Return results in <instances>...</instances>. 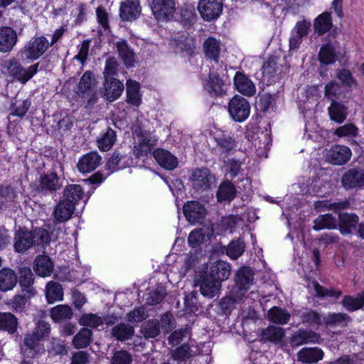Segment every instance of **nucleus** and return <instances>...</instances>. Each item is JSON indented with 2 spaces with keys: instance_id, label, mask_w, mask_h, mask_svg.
Listing matches in <instances>:
<instances>
[{
  "instance_id": "nucleus-48",
  "label": "nucleus",
  "mask_w": 364,
  "mask_h": 364,
  "mask_svg": "<svg viewBox=\"0 0 364 364\" xmlns=\"http://www.w3.org/2000/svg\"><path fill=\"white\" fill-rule=\"evenodd\" d=\"M92 342V331L87 328H82L73 337V344L77 349L87 347Z\"/></svg>"
},
{
  "instance_id": "nucleus-64",
  "label": "nucleus",
  "mask_w": 364,
  "mask_h": 364,
  "mask_svg": "<svg viewBox=\"0 0 364 364\" xmlns=\"http://www.w3.org/2000/svg\"><path fill=\"white\" fill-rule=\"evenodd\" d=\"M336 77L343 85L348 87H351L357 85V81L353 76L352 73L348 69L342 68L336 70Z\"/></svg>"
},
{
  "instance_id": "nucleus-29",
  "label": "nucleus",
  "mask_w": 364,
  "mask_h": 364,
  "mask_svg": "<svg viewBox=\"0 0 364 364\" xmlns=\"http://www.w3.org/2000/svg\"><path fill=\"white\" fill-rule=\"evenodd\" d=\"M35 272L41 277L50 276L54 269V264L49 256L46 255H38L33 263Z\"/></svg>"
},
{
  "instance_id": "nucleus-7",
  "label": "nucleus",
  "mask_w": 364,
  "mask_h": 364,
  "mask_svg": "<svg viewBox=\"0 0 364 364\" xmlns=\"http://www.w3.org/2000/svg\"><path fill=\"white\" fill-rule=\"evenodd\" d=\"M228 112L237 122L245 121L250 114V105L243 97L236 95L229 102Z\"/></svg>"
},
{
  "instance_id": "nucleus-35",
  "label": "nucleus",
  "mask_w": 364,
  "mask_h": 364,
  "mask_svg": "<svg viewBox=\"0 0 364 364\" xmlns=\"http://www.w3.org/2000/svg\"><path fill=\"white\" fill-rule=\"evenodd\" d=\"M139 331L146 340L156 338L161 333L160 322L155 318L149 319L141 324Z\"/></svg>"
},
{
  "instance_id": "nucleus-45",
  "label": "nucleus",
  "mask_w": 364,
  "mask_h": 364,
  "mask_svg": "<svg viewBox=\"0 0 364 364\" xmlns=\"http://www.w3.org/2000/svg\"><path fill=\"white\" fill-rule=\"evenodd\" d=\"M46 297L48 304L62 301L63 299L62 285L54 281L49 282L46 287Z\"/></svg>"
},
{
  "instance_id": "nucleus-28",
  "label": "nucleus",
  "mask_w": 364,
  "mask_h": 364,
  "mask_svg": "<svg viewBox=\"0 0 364 364\" xmlns=\"http://www.w3.org/2000/svg\"><path fill=\"white\" fill-rule=\"evenodd\" d=\"M75 210V206L73 203L61 198L53 210V215L58 222L63 223L72 218Z\"/></svg>"
},
{
  "instance_id": "nucleus-49",
  "label": "nucleus",
  "mask_w": 364,
  "mask_h": 364,
  "mask_svg": "<svg viewBox=\"0 0 364 364\" xmlns=\"http://www.w3.org/2000/svg\"><path fill=\"white\" fill-rule=\"evenodd\" d=\"M268 317L272 323L284 325L289 322L291 315L285 309L273 306L268 311Z\"/></svg>"
},
{
  "instance_id": "nucleus-33",
  "label": "nucleus",
  "mask_w": 364,
  "mask_h": 364,
  "mask_svg": "<svg viewBox=\"0 0 364 364\" xmlns=\"http://www.w3.org/2000/svg\"><path fill=\"white\" fill-rule=\"evenodd\" d=\"M220 155L226 156L228 154L235 151V139L227 134H222L215 138Z\"/></svg>"
},
{
  "instance_id": "nucleus-5",
  "label": "nucleus",
  "mask_w": 364,
  "mask_h": 364,
  "mask_svg": "<svg viewBox=\"0 0 364 364\" xmlns=\"http://www.w3.org/2000/svg\"><path fill=\"white\" fill-rule=\"evenodd\" d=\"M49 47V41L45 36H34L24 46L20 53L22 58L34 61L42 56Z\"/></svg>"
},
{
  "instance_id": "nucleus-24",
  "label": "nucleus",
  "mask_w": 364,
  "mask_h": 364,
  "mask_svg": "<svg viewBox=\"0 0 364 364\" xmlns=\"http://www.w3.org/2000/svg\"><path fill=\"white\" fill-rule=\"evenodd\" d=\"M153 156L156 162L167 170H173L178 166V159L170 151L164 149H156L153 152Z\"/></svg>"
},
{
  "instance_id": "nucleus-37",
  "label": "nucleus",
  "mask_w": 364,
  "mask_h": 364,
  "mask_svg": "<svg viewBox=\"0 0 364 364\" xmlns=\"http://www.w3.org/2000/svg\"><path fill=\"white\" fill-rule=\"evenodd\" d=\"M95 86V79L93 73L87 70L84 73L81 77L77 86V94L82 97L85 95L90 94Z\"/></svg>"
},
{
  "instance_id": "nucleus-61",
  "label": "nucleus",
  "mask_w": 364,
  "mask_h": 364,
  "mask_svg": "<svg viewBox=\"0 0 364 364\" xmlns=\"http://www.w3.org/2000/svg\"><path fill=\"white\" fill-rule=\"evenodd\" d=\"M31 105V102L29 99H26L23 101L16 100L11 104V114L18 117H23L26 115Z\"/></svg>"
},
{
  "instance_id": "nucleus-63",
  "label": "nucleus",
  "mask_w": 364,
  "mask_h": 364,
  "mask_svg": "<svg viewBox=\"0 0 364 364\" xmlns=\"http://www.w3.org/2000/svg\"><path fill=\"white\" fill-rule=\"evenodd\" d=\"M132 355L129 351L121 349L113 352L111 358L112 364H132Z\"/></svg>"
},
{
  "instance_id": "nucleus-14",
  "label": "nucleus",
  "mask_w": 364,
  "mask_h": 364,
  "mask_svg": "<svg viewBox=\"0 0 364 364\" xmlns=\"http://www.w3.org/2000/svg\"><path fill=\"white\" fill-rule=\"evenodd\" d=\"M359 223V217L354 213H340L338 214L337 229L342 235L353 233Z\"/></svg>"
},
{
  "instance_id": "nucleus-23",
  "label": "nucleus",
  "mask_w": 364,
  "mask_h": 364,
  "mask_svg": "<svg viewBox=\"0 0 364 364\" xmlns=\"http://www.w3.org/2000/svg\"><path fill=\"white\" fill-rule=\"evenodd\" d=\"M234 85L236 90L245 96L251 97L256 92V87L253 82L241 72H236L234 77Z\"/></svg>"
},
{
  "instance_id": "nucleus-9",
  "label": "nucleus",
  "mask_w": 364,
  "mask_h": 364,
  "mask_svg": "<svg viewBox=\"0 0 364 364\" xmlns=\"http://www.w3.org/2000/svg\"><path fill=\"white\" fill-rule=\"evenodd\" d=\"M42 341L32 332L24 335L22 343H20V352L26 358H34L36 355L43 353L44 346Z\"/></svg>"
},
{
  "instance_id": "nucleus-21",
  "label": "nucleus",
  "mask_w": 364,
  "mask_h": 364,
  "mask_svg": "<svg viewBox=\"0 0 364 364\" xmlns=\"http://www.w3.org/2000/svg\"><path fill=\"white\" fill-rule=\"evenodd\" d=\"M141 6L139 0H126L121 3L119 15L123 21L136 20L140 15Z\"/></svg>"
},
{
  "instance_id": "nucleus-43",
  "label": "nucleus",
  "mask_w": 364,
  "mask_h": 364,
  "mask_svg": "<svg viewBox=\"0 0 364 364\" xmlns=\"http://www.w3.org/2000/svg\"><path fill=\"white\" fill-rule=\"evenodd\" d=\"M337 220L331 213L321 215L314 220L313 229L318 231L323 229H337Z\"/></svg>"
},
{
  "instance_id": "nucleus-47",
  "label": "nucleus",
  "mask_w": 364,
  "mask_h": 364,
  "mask_svg": "<svg viewBox=\"0 0 364 364\" xmlns=\"http://www.w3.org/2000/svg\"><path fill=\"white\" fill-rule=\"evenodd\" d=\"M189 181L191 182H213L215 177L206 167L196 168L189 171Z\"/></svg>"
},
{
  "instance_id": "nucleus-17",
  "label": "nucleus",
  "mask_w": 364,
  "mask_h": 364,
  "mask_svg": "<svg viewBox=\"0 0 364 364\" xmlns=\"http://www.w3.org/2000/svg\"><path fill=\"white\" fill-rule=\"evenodd\" d=\"M124 89V84L119 80L110 77L105 80L103 97L109 102L117 100Z\"/></svg>"
},
{
  "instance_id": "nucleus-54",
  "label": "nucleus",
  "mask_w": 364,
  "mask_h": 364,
  "mask_svg": "<svg viewBox=\"0 0 364 364\" xmlns=\"http://www.w3.org/2000/svg\"><path fill=\"white\" fill-rule=\"evenodd\" d=\"M313 285L316 291V296L320 299L330 298L338 299L342 295V291L340 289L326 288L320 285L317 281H314Z\"/></svg>"
},
{
  "instance_id": "nucleus-20",
  "label": "nucleus",
  "mask_w": 364,
  "mask_h": 364,
  "mask_svg": "<svg viewBox=\"0 0 364 364\" xmlns=\"http://www.w3.org/2000/svg\"><path fill=\"white\" fill-rule=\"evenodd\" d=\"M324 353L318 347H304L297 353V360L304 364H316L323 358Z\"/></svg>"
},
{
  "instance_id": "nucleus-38",
  "label": "nucleus",
  "mask_w": 364,
  "mask_h": 364,
  "mask_svg": "<svg viewBox=\"0 0 364 364\" xmlns=\"http://www.w3.org/2000/svg\"><path fill=\"white\" fill-rule=\"evenodd\" d=\"M301 322L310 326H321L323 324V316L316 311L311 309H305L298 311Z\"/></svg>"
},
{
  "instance_id": "nucleus-16",
  "label": "nucleus",
  "mask_w": 364,
  "mask_h": 364,
  "mask_svg": "<svg viewBox=\"0 0 364 364\" xmlns=\"http://www.w3.org/2000/svg\"><path fill=\"white\" fill-rule=\"evenodd\" d=\"M90 196V193L88 192L87 195H85L79 184L70 183L64 188L62 198L76 206L81 200H84V202L86 203Z\"/></svg>"
},
{
  "instance_id": "nucleus-6",
  "label": "nucleus",
  "mask_w": 364,
  "mask_h": 364,
  "mask_svg": "<svg viewBox=\"0 0 364 364\" xmlns=\"http://www.w3.org/2000/svg\"><path fill=\"white\" fill-rule=\"evenodd\" d=\"M176 0H152L150 6L157 21H172L176 14Z\"/></svg>"
},
{
  "instance_id": "nucleus-13",
  "label": "nucleus",
  "mask_w": 364,
  "mask_h": 364,
  "mask_svg": "<svg viewBox=\"0 0 364 364\" xmlns=\"http://www.w3.org/2000/svg\"><path fill=\"white\" fill-rule=\"evenodd\" d=\"M133 133L139 138V145L135 146L134 148L136 158H140L142 155H146L150 151V148L156 144V139L151 136L150 132L139 127L133 128Z\"/></svg>"
},
{
  "instance_id": "nucleus-11",
  "label": "nucleus",
  "mask_w": 364,
  "mask_h": 364,
  "mask_svg": "<svg viewBox=\"0 0 364 364\" xmlns=\"http://www.w3.org/2000/svg\"><path fill=\"white\" fill-rule=\"evenodd\" d=\"M213 281L218 282L221 284L222 282L227 280L231 274V266L228 262L223 260H218L210 263V266L203 271Z\"/></svg>"
},
{
  "instance_id": "nucleus-3",
  "label": "nucleus",
  "mask_w": 364,
  "mask_h": 364,
  "mask_svg": "<svg viewBox=\"0 0 364 364\" xmlns=\"http://www.w3.org/2000/svg\"><path fill=\"white\" fill-rule=\"evenodd\" d=\"M39 63L25 68L16 58L5 60L3 64L4 73L22 84L28 82L38 72Z\"/></svg>"
},
{
  "instance_id": "nucleus-34",
  "label": "nucleus",
  "mask_w": 364,
  "mask_h": 364,
  "mask_svg": "<svg viewBox=\"0 0 364 364\" xmlns=\"http://www.w3.org/2000/svg\"><path fill=\"white\" fill-rule=\"evenodd\" d=\"M35 295V294L21 291V293L14 295L7 304L13 311L21 313L24 311L28 301Z\"/></svg>"
},
{
  "instance_id": "nucleus-27",
  "label": "nucleus",
  "mask_w": 364,
  "mask_h": 364,
  "mask_svg": "<svg viewBox=\"0 0 364 364\" xmlns=\"http://www.w3.org/2000/svg\"><path fill=\"white\" fill-rule=\"evenodd\" d=\"M242 299L237 298L230 290L228 296H224L215 304L217 314L219 316H229L235 308V304L240 302Z\"/></svg>"
},
{
  "instance_id": "nucleus-41",
  "label": "nucleus",
  "mask_w": 364,
  "mask_h": 364,
  "mask_svg": "<svg viewBox=\"0 0 364 364\" xmlns=\"http://www.w3.org/2000/svg\"><path fill=\"white\" fill-rule=\"evenodd\" d=\"M140 84L132 80L127 81V102L133 106L138 107L141 102V95L139 94Z\"/></svg>"
},
{
  "instance_id": "nucleus-1",
  "label": "nucleus",
  "mask_w": 364,
  "mask_h": 364,
  "mask_svg": "<svg viewBox=\"0 0 364 364\" xmlns=\"http://www.w3.org/2000/svg\"><path fill=\"white\" fill-rule=\"evenodd\" d=\"M51 234L43 228H36L29 230L26 227H19L14 235V248L18 253H24L33 247H45L50 245Z\"/></svg>"
},
{
  "instance_id": "nucleus-18",
  "label": "nucleus",
  "mask_w": 364,
  "mask_h": 364,
  "mask_svg": "<svg viewBox=\"0 0 364 364\" xmlns=\"http://www.w3.org/2000/svg\"><path fill=\"white\" fill-rule=\"evenodd\" d=\"M16 31L9 26L0 27V52L9 53L17 43Z\"/></svg>"
},
{
  "instance_id": "nucleus-52",
  "label": "nucleus",
  "mask_w": 364,
  "mask_h": 364,
  "mask_svg": "<svg viewBox=\"0 0 364 364\" xmlns=\"http://www.w3.org/2000/svg\"><path fill=\"white\" fill-rule=\"evenodd\" d=\"M205 87L211 95L222 96L225 93L223 80L217 74L210 76Z\"/></svg>"
},
{
  "instance_id": "nucleus-19",
  "label": "nucleus",
  "mask_w": 364,
  "mask_h": 364,
  "mask_svg": "<svg viewBox=\"0 0 364 364\" xmlns=\"http://www.w3.org/2000/svg\"><path fill=\"white\" fill-rule=\"evenodd\" d=\"M18 282L21 291L36 294L37 291L33 287L35 276L31 269L26 266L19 267L18 269Z\"/></svg>"
},
{
  "instance_id": "nucleus-62",
  "label": "nucleus",
  "mask_w": 364,
  "mask_h": 364,
  "mask_svg": "<svg viewBox=\"0 0 364 364\" xmlns=\"http://www.w3.org/2000/svg\"><path fill=\"white\" fill-rule=\"evenodd\" d=\"M341 182H364V169L360 168L348 169L343 174Z\"/></svg>"
},
{
  "instance_id": "nucleus-55",
  "label": "nucleus",
  "mask_w": 364,
  "mask_h": 364,
  "mask_svg": "<svg viewBox=\"0 0 364 364\" xmlns=\"http://www.w3.org/2000/svg\"><path fill=\"white\" fill-rule=\"evenodd\" d=\"M191 349L188 343H184L170 352V358L178 363L186 361L191 357Z\"/></svg>"
},
{
  "instance_id": "nucleus-57",
  "label": "nucleus",
  "mask_w": 364,
  "mask_h": 364,
  "mask_svg": "<svg viewBox=\"0 0 364 364\" xmlns=\"http://www.w3.org/2000/svg\"><path fill=\"white\" fill-rule=\"evenodd\" d=\"M245 248V245L242 239L233 240L227 246L226 254L230 258L236 259L242 255Z\"/></svg>"
},
{
  "instance_id": "nucleus-8",
  "label": "nucleus",
  "mask_w": 364,
  "mask_h": 364,
  "mask_svg": "<svg viewBox=\"0 0 364 364\" xmlns=\"http://www.w3.org/2000/svg\"><path fill=\"white\" fill-rule=\"evenodd\" d=\"M223 0H199L198 11L201 18L206 21L218 18L223 11Z\"/></svg>"
},
{
  "instance_id": "nucleus-30",
  "label": "nucleus",
  "mask_w": 364,
  "mask_h": 364,
  "mask_svg": "<svg viewBox=\"0 0 364 364\" xmlns=\"http://www.w3.org/2000/svg\"><path fill=\"white\" fill-rule=\"evenodd\" d=\"M18 282V276L10 268L0 269V291L6 292L13 289Z\"/></svg>"
},
{
  "instance_id": "nucleus-4",
  "label": "nucleus",
  "mask_w": 364,
  "mask_h": 364,
  "mask_svg": "<svg viewBox=\"0 0 364 364\" xmlns=\"http://www.w3.org/2000/svg\"><path fill=\"white\" fill-rule=\"evenodd\" d=\"M255 272L247 266L240 267L234 276L235 284L231 289L232 294L237 298H244L253 284Z\"/></svg>"
},
{
  "instance_id": "nucleus-51",
  "label": "nucleus",
  "mask_w": 364,
  "mask_h": 364,
  "mask_svg": "<svg viewBox=\"0 0 364 364\" xmlns=\"http://www.w3.org/2000/svg\"><path fill=\"white\" fill-rule=\"evenodd\" d=\"M261 336L262 340L277 343L284 336V331L282 327L270 326L262 330Z\"/></svg>"
},
{
  "instance_id": "nucleus-12",
  "label": "nucleus",
  "mask_w": 364,
  "mask_h": 364,
  "mask_svg": "<svg viewBox=\"0 0 364 364\" xmlns=\"http://www.w3.org/2000/svg\"><path fill=\"white\" fill-rule=\"evenodd\" d=\"M196 283L200 287L201 294L208 299H213L217 296L221 289V284L213 281V279L208 277L204 272L199 273Z\"/></svg>"
},
{
  "instance_id": "nucleus-36",
  "label": "nucleus",
  "mask_w": 364,
  "mask_h": 364,
  "mask_svg": "<svg viewBox=\"0 0 364 364\" xmlns=\"http://www.w3.org/2000/svg\"><path fill=\"white\" fill-rule=\"evenodd\" d=\"M205 56L218 62L220 53V42L214 37H208L203 44Z\"/></svg>"
},
{
  "instance_id": "nucleus-50",
  "label": "nucleus",
  "mask_w": 364,
  "mask_h": 364,
  "mask_svg": "<svg viewBox=\"0 0 364 364\" xmlns=\"http://www.w3.org/2000/svg\"><path fill=\"white\" fill-rule=\"evenodd\" d=\"M236 193L235 183H220L216 195L218 201L230 202L235 198Z\"/></svg>"
},
{
  "instance_id": "nucleus-44",
  "label": "nucleus",
  "mask_w": 364,
  "mask_h": 364,
  "mask_svg": "<svg viewBox=\"0 0 364 364\" xmlns=\"http://www.w3.org/2000/svg\"><path fill=\"white\" fill-rule=\"evenodd\" d=\"M352 321L350 316L346 313H331L323 318V323L326 326H346Z\"/></svg>"
},
{
  "instance_id": "nucleus-42",
  "label": "nucleus",
  "mask_w": 364,
  "mask_h": 364,
  "mask_svg": "<svg viewBox=\"0 0 364 364\" xmlns=\"http://www.w3.org/2000/svg\"><path fill=\"white\" fill-rule=\"evenodd\" d=\"M341 304L350 312L355 311L364 306V291L357 294L355 296H344Z\"/></svg>"
},
{
  "instance_id": "nucleus-22",
  "label": "nucleus",
  "mask_w": 364,
  "mask_h": 364,
  "mask_svg": "<svg viewBox=\"0 0 364 364\" xmlns=\"http://www.w3.org/2000/svg\"><path fill=\"white\" fill-rule=\"evenodd\" d=\"M319 339L320 335L312 330L299 329L291 336L289 343L291 346H299L318 342Z\"/></svg>"
},
{
  "instance_id": "nucleus-2",
  "label": "nucleus",
  "mask_w": 364,
  "mask_h": 364,
  "mask_svg": "<svg viewBox=\"0 0 364 364\" xmlns=\"http://www.w3.org/2000/svg\"><path fill=\"white\" fill-rule=\"evenodd\" d=\"M132 163L131 156L122 154L119 151H115L107 162L105 171H97L90 178L85 179L83 181L102 182L113 172L129 166Z\"/></svg>"
},
{
  "instance_id": "nucleus-26",
  "label": "nucleus",
  "mask_w": 364,
  "mask_h": 364,
  "mask_svg": "<svg viewBox=\"0 0 364 364\" xmlns=\"http://www.w3.org/2000/svg\"><path fill=\"white\" fill-rule=\"evenodd\" d=\"M101 161L102 157L97 151H91L80 159L77 168L82 173H88L95 170Z\"/></svg>"
},
{
  "instance_id": "nucleus-40",
  "label": "nucleus",
  "mask_w": 364,
  "mask_h": 364,
  "mask_svg": "<svg viewBox=\"0 0 364 364\" xmlns=\"http://www.w3.org/2000/svg\"><path fill=\"white\" fill-rule=\"evenodd\" d=\"M116 47L119 55L124 62L127 68L134 67L135 63V54L129 48L125 41H118L116 43Z\"/></svg>"
},
{
  "instance_id": "nucleus-32",
  "label": "nucleus",
  "mask_w": 364,
  "mask_h": 364,
  "mask_svg": "<svg viewBox=\"0 0 364 364\" xmlns=\"http://www.w3.org/2000/svg\"><path fill=\"white\" fill-rule=\"evenodd\" d=\"M333 27L331 13L326 11L318 15L314 21V32L322 36L328 32Z\"/></svg>"
},
{
  "instance_id": "nucleus-53",
  "label": "nucleus",
  "mask_w": 364,
  "mask_h": 364,
  "mask_svg": "<svg viewBox=\"0 0 364 364\" xmlns=\"http://www.w3.org/2000/svg\"><path fill=\"white\" fill-rule=\"evenodd\" d=\"M73 315V310L68 305H58L50 309V317L55 322L70 319Z\"/></svg>"
},
{
  "instance_id": "nucleus-39",
  "label": "nucleus",
  "mask_w": 364,
  "mask_h": 364,
  "mask_svg": "<svg viewBox=\"0 0 364 364\" xmlns=\"http://www.w3.org/2000/svg\"><path fill=\"white\" fill-rule=\"evenodd\" d=\"M111 334L116 340L125 341L132 338L134 334V328L129 323H120L112 328Z\"/></svg>"
},
{
  "instance_id": "nucleus-15",
  "label": "nucleus",
  "mask_w": 364,
  "mask_h": 364,
  "mask_svg": "<svg viewBox=\"0 0 364 364\" xmlns=\"http://www.w3.org/2000/svg\"><path fill=\"white\" fill-rule=\"evenodd\" d=\"M351 154V151L348 146L334 145L328 150L326 157L332 164L343 165L350 160Z\"/></svg>"
},
{
  "instance_id": "nucleus-46",
  "label": "nucleus",
  "mask_w": 364,
  "mask_h": 364,
  "mask_svg": "<svg viewBox=\"0 0 364 364\" xmlns=\"http://www.w3.org/2000/svg\"><path fill=\"white\" fill-rule=\"evenodd\" d=\"M318 59L320 63L323 65H331L336 61V48L332 43L328 42L321 47Z\"/></svg>"
},
{
  "instance_id": "nucleus-58",
  "label": "nucleus",
  "mask_w": 364,
  "mask_h": 364,
  "mask_svg": "<svg viewBox=\"0 0 364 364\" xmlns=\"http://www.w3.org/2000/svg\"><path fill=\"white\" fill-rule=\"evenodd\" d=\"M167 295V291L162 284H158L154 290L151 291L146 298V304L149 305H156L161 303L166 296Z\"/></svg>"
},
{
  "instance_id": "nucleus-59",
  "label": "nucleus",
  "mask_w": 364,
  "mask_h": 364,
  "mask_svg": "<svg viewBox=\"0 0 364 364\" xmlns=\"http://www.w3.org/2000/svg\"><path fill=\"white\" fill-rule=\"evenodd\" d=\"M191 330L188 328H181L172 332L168 338V343L172 346H178L184 340L189 339Z\"/></svg>"
},
{
  "instance_id": "nucleus-25",
  "label": "nucleus",
  "mask_w": 364,
  "mask_h": 364,
  "mask_svg": "<svg viewBox=\"0 0 364 364\" xmlns=\"http://www.w3.org/2000/svg\"><path fill=\"white\" fill-rule=\"evenodd\" d=\"M18 318L11 312L0 313V330L6 331L10 335L16 336V341L20 336L18 333Z\"/></svg>"
},
{
  "instance_id": "nucleus-31",
  "label": "nucleus",
  "mask_w": 364,
  "mask_h": 364,
  "mask_svg": "<svg viewBox=\"0 0 364 364\" xmlns=\"http://www.w3.org/2000/svg\"><path fill=\"white\" fill-rule=\"evenodd\" d=\"M328 112L331 120L338 124L343 123L348 116L347 107L333 99Z\"/></svg>"
},
{
  "instance_id": "nucleus-56",
  "label": "nucleus",
  "mask_w": 364,
  "mask_h": 364,
  "mask_svg": "<svg viewBox=\"0 0 364 364\" xmlns=\"http://www.w3.org/2000/svg\"><path fill=\"white\" fill-rule=\"evenodd\" d=\"M116 140V132L107 127L106 132L97 139L98 147L100 150L106 151L109 150Z\"/></svg>"
},
{
  "instance_id": "nucleus-60",
  "label": "nucleus",
  "mask_w": 364,
  "mask_h": 364,
  "mask_svg": "<svg viewBox=\"0 0 364 364\" xmlns=\"http://www.w3.org/2000/svg\"><path fill=\"white\" fill-rule=\"evenodd\" d=\"M275 97L269 93H264L258 96L256 102L257 109L262 112H267L275 104Z\"/></svg>"
},
{
  "instance_id": "nucleus-10",
  "label": "nucleus",
  "mask_w": 364,
  "mask_h": 364,
  "mask_svg": "<svg viewBox=\"0 0 364 364\" xmlns=\"http://www.w3.org/2000/svg\"><path fill=\"white\" fill-rule=\"evenodd\" d=\"M186 220L191 224H202L208 214L204 205L196 200L186 202L183 206Z\"/></svg>"
}]
</instances>
